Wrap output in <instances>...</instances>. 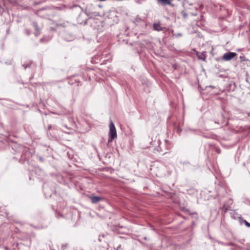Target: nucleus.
<instances>
[{
  "label": "nucleus",
  "mask_w": 250,
  "mask_h": 250,
  "mask_svg": "<svg viewBox=\"0 0 250 250\" xmlns=\"http://www.w3.org/2000/svg\"><path fill=\"white\" fill-rule=\"evenodd\" d=\"M177 131L178 133H180L181 131V129L179 127L177 128Z\"/></svg>",
  "instance_id": "13"
},
{
  "label": "nucleus",
  "mask_w": 250,
  "mask_h": 250,
  "mask_svg": "<svg viewBox=\"0 0 250 250\" xmlns=\"http://www.w3.org/2000/svg\"><path fill=\"white\" fill-rule=\"evenodd\" d=\"M222 210L224 211L225 212H226L227 211H228V208H227L224 205L223 207H222Z\"/></svg>",
  "instance_id": "10"
},
{
  "label": "nucleus",
  "mask_w": 250,
  "mask_h": 250,
  "mask_svg": "<svg viewBox=\"0 0 250 250\" xmlns=\"http://www.w3.org/2000/svg\"><path fill=\"white\" fill-rule=\"evenodd\" d=\"M245 224L246 226L248 227H250V223L247 222V221L245 220Z\"/></svg>",
  "instance_id": "11"
},
{
  "label": "nucleus",
  "mask_w": 250,
  "mask_h": 250,
  "mask_svg": "<svg viewBox=\"0 0 250 250\" xmlns=\"http://www.w3.org/2000/svg\"><path fill=\"white\" fill-rule=\"evenodd\" d=\"M237 55L234 52H228L224 54L223 59L225 61H229Z\"/></svg>",
  "instance_id": "2"
},
{
  "label": "nucleus",
  "mask_w": 250,
  "mask_h": 250,
  "mask_svg": "<svg viewBox=\"0 0 250 250\" xmlns=\"http://www.w3.org/2000/svg\"><path fill=\"white\" fill-rule=\"evenodd\" d=\"M39 159H40V160L41 161H42V160H43L42 158V157H40L39 158Z\"/></svg>",
  "instance_id": "18"
},
{
  "label": "nucleus",
  "mask_w": 250,
  "mask_h": 250,
  "mask_svg": "<svg viewBox=\"0 0 250 250\" xmlns=\"http://www.w3.org/2000/svg\"><path fill=\"white\" fill-rule=\"evenodd\" d=\"M182 36V34L181 33H178L176 35V36L177 37H179V36Z\"/></svg>",
  "instance_id": "16"
},
{
  "label": "nucleus",
  "mask_w": 250,
  "mask_h": 250,
  "mask_svg": "<svg viewBox=\"0 0 250 250\" xmlns=\"http://www.w3.org/2000/svg\"><path fill=\"white\" fill-rule=\"evenodd\" d=\"M158 1L163 5L168 4L171 5V1L170 0H157Z\"/></svg>",
  "instance_id": "6"
},
{
  "label": "nucleus",
  "mask_w": 250,
  "mask_h": 250,
  "mask_svg": "<svg viewBox=\"0 0 250 250\" xmlns=\"http://www.w3.org/2000/svg\"><path fill=\"white\" fill-rule=\"evenodd\" d=\"M200 59H202V60H205V58H200Z\"/></svg>",
  "instance_id": "20"
},
{
  "label": "nucleus",
  "mask_w": 250,
  "mask_h": 250,
  "mask_svg": "<svg viewBox=\"0 0 250 250\" xmlns=\"http://www.w3.org/2000/svg\"><path fill=\"white\" fill-rule=\"evenodd\" d=\"M153 28L155 30L158 31H161L162 30V28L159 23H154Z\"/></svg>",
  "instance_id": "7"
},
{
  "label": "nucleus",
  "mask_w": 250,
  "mask_h": 250,
  "mask_svg": "<svg viewBox=\"0 0 250 250\" xmlns=\"http://www.w3.org/2000/svg\"><path fill=\"white\" fill-rule=\"evenodd\" d=\"M217 242L219 244H223V243L222 242H221L220 241H217Z\"/></svg>",
  "instance_id": "19"
},
{
  "label": "nucleus",
  "mask_w": 250,
  "mask_h": 250,
  "mask_svg": "<svg viewBox=\"0 0 250 250\" xmlns=\"http://www.w3.org/2000/svg\"><path fill=\"white\" fill-rule=\"evenodd\" d=\"M246 250H250V246H248V247L246 248Z\"/></svg>",
  "instance_id": "17"
},
{
  "label": "nucleus",
  "mask_w": 250,
  "mask_h": 250,
  "mask_svg": "<svg viewBox=\"0 0 250 250\" xmlns=\"http://www.w3.org/2000/svg\"><path fill=\"white\" fill-rule=\"evenodd\" d=\"M192 4L189 3L188 1L185 0L183 3V6L185 8H187L188 5H192Z\"/></svg>",
  "instance_id": "8"
},
{
  "label": "nucleus",
  "mask_w": 250,
  "mask_h": 250,
  "mask_svg": "<svg viewBox=\"0 0 250 250\" xmlns=\"http://www.w3.org/2000/svg\"><path fill=\"white\" fill-rule=\"evenodd\" d=\"M172 248V247H170L169 248V249H171Z\"/></svg>",
  "instance_id": "21"
},
{
  "label": "nucleus",
  "mask_w": 250,
  "mask_h": 250,
  "mask_svg": "<svg viewBox=\"0 0 250 250\" xmlns=\"http://www.w3.org/2000/svg\"><path fill=\"white\" fill-rule=\"evenodd\" d=\"M91 202L93 204H96L99 202L101 198L98 196H91L90 197Z\"/></svg>",
  "instance_id": "3"
},
{
  "label": "nucleus",
  "mask_w": 250,
  "mask_h": 250,
  "mask_svg": "<svg viewBox=\"0 0 250 250\" xmlns=\"http://www.w3.org/2000/svg\"><path fill=\"white\" fill-rule=\"evenodd\" d=\"M33 26H34L35 30H36L35 32V36H37L40 34L39 29L38 28V24L36 22H33Z\"/></svg>",
  "instance_id": "4"
},
{
  "label": "nucleus",
  "mask_w": 250,
  "mask_h": 250,
  "mask_svg": "<svg viewBox=\"0 0 250 250\" xmlns=\"http://www.w3.org/2000/svg\"><path fill=\"white\" fill-rule=\"evenodd\" d=\"M99 241H100V242H101V241H102V238H101V235H99Z\"/></svg>",
  "instance_id": "15"
},
{
  "label": "nucleus",
  "mask_w": 250,
  "mask_h": 250,
  "mask_svg": "<svg viewBox=\"0 0 250 250\" xmlns=\"http://www.w3.org/2000/svg\"><path fill=\"white\" fill-rule=\"evenodd\" d=\"M117 137V132L113 123L111 121L109 124V132L108 134V143H109Z\"/></svg>",
  "instance_id": "1"
},
{
  "label": "nucleus",
  "mask_w": 250,
  "mask_h": 250,
  "mask_svg": "<svg viewBox=\"0 0 250 250\" xmlns=\"http://www.w3.org/2000/svg\"><path fill=\"white\" fill-rule=\"evenodd\" d=\"M175 249V250H181V248L179 247H176V248H173Z\"/></svg>",
  "instance_id": "12"
},
{
  "label": "nucleus",
  "mask_w": 250,
  "mask_h": 250,
  "mask_svg": "<svg viewBox=\"0 0 250 250\" xmlns=\"http://www.w3.org/2000/svg\"><path fill=\"white\" fill-rule=\"evenodd\" d=\"M33 26H34L35 30H36L35 32V36H37L40 34L39 29L38 28V24L36 22H33Z\"/></svg>",
  "instance_id": "5"
},
{
  "label": "nucleus",
  "mask_w": 250,
  "mask_h": 250,
  "mask_svg": "<svg viewBox=\"0 0 250 250\" xmlns=\"http://www.w3.org/2000/svg\"><path fill=\"white\" fill-rule=\"evenodd\" d=\"M181 14L183 15L184 19H186L187 17V14L184 11L181 12Z\"/></svg>",
  "instance_id": "9"
},
{
  "label": "nucleus",
  "mask_w": 250,
  "mask_h": 250,
  "mask_svg": "<svg viewBox=\"0 0 250 250\" xmlns=\"http://www.w3.org/2000/svg\"><path fill=\"white\" fill-rule=\"evenodd\" d=\"M23 66L24 67V68L25 69L26 67H29V64H27L26 66H25V65H23Z\"/></svg>",
  "instance_id": "14"
}]
</instances>
